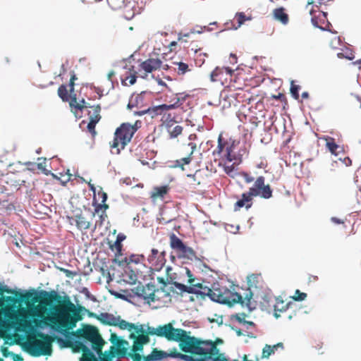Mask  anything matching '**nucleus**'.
Here are the masks:
<instances>
[{"instance_id": "473e14b6", "label": "nucleus", "mask_w": 361, "mask_h": 361, "mask_svg": "<svg viewBox=\"0 0 361 361\" xmlns=\"http://www.w3.org/2000/svg\"><path fill=\"white\" fill-rule=\"evenodd\" d=\"M180 99H177L176 101L171 104H161L155 107L154 111H156L157 114H161L164 112H166L167 111H169L171 109H176L178 106H180Z\"/></svg>"}, {"instance_id": "bb28decb", "label": "nucleus", "mask_w": 361, "mask_h": 361, "mask_svg": "<svg viewBox=\"0 0 361 361\" xmlns=\"http://www.w3.org/2000/svg\"><path fill=\"white\" fill-rule=\"evenodd\" d=\"M176 255L178 258L185 259L191 261L197 258L196 253L194 250L185 245L183 246L178 252H176Z\"/></svg>"}, {"instance_id": "7ed1b4c3", "label": "nucleus", "mask_w": 361, "mask_h": 361, "mask_svg": "<svg viewBox=\"0 0 361 361\" xmlns=\"http://www.w3.org/2000/svg\"><path fill=\"white\" fill-rule=\"evenodd\" d=\"M198 344L196 348L191 349L189 353L198 355L195 357L192 355V360L189 361H225L226 359L221 354L217 348L216 343L212 341H203L197 338Z\"/></svg>"}, {"instance_id": "680f3d73", "label": "nucleus", "mask_w": 361, "mask_h": 361, "mask_svg": "<svg viewBox=\"0 0 361 361\" xmlns=\"http://www.w3.org/2000/svg\"><path fill=\"white\" fill-rule=\"evenodd\" d=\"M39 162L37 163V168L40 170H44L45 169V164H46V159L45 158H38Z\"/></svg>"}, {"instance_id": "2eb2a0df", "label": "nucleus", "mask_w": 361, "mask_h": 361, "mask_svg": "<svg viewBox=\"0 0 361 361\" xmlns=\"http://www.w3.org/2000/svg\"><path fill=\"white\" fill-rule=\"evenodd\" d=\"M147 261L154 270L159 271L166 263L164 253L159 252L158 250L152 248L151 253L147 257Z\"/></svg>"}, {"instance_id": "20e7f679", "label": "nucleus", "mask_w": 361, "mask_h": 361, "mask_svg": "<svg viewBox=\"0 0 361 361\" xmlns=\"http://www.w3.org/2000/svg\"><path fill=\"white\" fill-rule=\"evenodd\" d=\"M142 122L136 121L133 124L123 123L118 127L114 133V137L110 144L111 148H116L117 153H120L126 146L130 142L134 134L141 127Z\"/></svg>"}, {"instance_id": "f03ea898", "label": "nucleus", "mask_w": 361, "mask_h": 361, "mask_svg": "<svg viewBox=\"0 0 361 361\" xmlns=\"http://www.w3.org/2000/svg\"><path fill=\"white\" fill-rule=\"evenodd\" d=\"M149 336L164 337L168 341L180 342V349L188 353L191 349L196 348L197 338L188 335L182 329H176L171 323L159 325L157 327L147 326L144 329V334L137 338L135 345H133V351H142L144 345L150 341Z\"/></svg>"}, {"instance_id": "c9c22d12", "label": "nucleus", "mask_w": 361, "mask_h": 361, "mask_svg": "<svg viewBox=\"0 0 361 361\" xmlns=\"http://www.w3.org/2000/svg\"><path fill=\"white\" fill-rule=\"evenodd\" d=\"M122 244L121 243L118 241H115L113 244L109 245L110 249L115 252V257L116 260L120 261L122 258L123 254H122Z\"/></svg>"}, {"instance_id": "052dcab7", "label": "nucleus", "mask_w": 361, "mask_h": 361, "mask_svg": "<svg viewBox=\"0 0 361 361\" xmlns=\"http://www.w3.org/2000/svg\"><path fill=\"white\" fill-rule=\"evenodd\" d=\"M132 353H130L129 355L131 358H133V361H140L141 360V355L137 353L138 351H133V348L131 349Z\"/></svg>"}, {"instance_id": "09e8293b", "label": "nucleus", "mask_w": 361, "mask_h": 361, "mask_svg": "<svg viewBox=\"0 0 361 361\" xmlns=\"http://www.w3.org/2000/svg\"><path fill=\"white\" fill-rule=\"evenodd\" d=\"M83 360L84 361H92L95 360V357L93 353L90 350V348L87 346V349H85L82 351Z\"/></svg>"}, {"instance_id": "3c124183", "label": "nucleus", "mask_w": 361, "mask_h": 361, "mask_svg": "<svg viewBox=\"0 0 361 361\" xmlns=\"http://www.w3.org/2000/svg\"><path fill=\"white\" fill-rule=\"evenodd\" d=\"M18 324L20 327L23 329H32V322L31 320H27L25 319H20L18 322Z\"/></svg>"}, {"instance_id": "5701e85b", "label": "nucleus", "mask_w": 361, "mask_h": 361, "mask_svg": "<svg viewBox=\"0 0 361 361\" xmlns=\"http://www.w3.org/2000/svg\"><path fill=\"white\" fill-rule=\"evenodd\" d=\"M165 126L170 138H176L183 132V127L177 125L176 122L172 119L166 122Z\"/></svg>"}, {"instance_id": "aec40b11", "label": "nucleus", "mask_w": 361, "mask_h": 361, "mask_svg": "<svg viewBox=\"0 0 361 361\" xmlns=\"http://www.w3.org/2000/svg\"><path fill=\"white\" fill-rule=\"evenodd\" d=\"M233 161V163H231L232 161H224L222 162L219 161L218 162V166L223 169L226 175H228L229 177L232 178H235L239 174L236 166L240 163L235 162V161Z\"/></svg>"}, {"instance_id": "0eeeda50", "label": "nucleus", "mask_w": 361, "mask_h": 361, "mask_svg": "<svg viewBox=\"0 0 361 361\" xmlns=\"http://www.w3.org/2000/svg\"><path fill=\"white\" fill-rule=\"evenodd\" d=\"M73 335L79 338L91 342L92 347L96 353L98 355L102 354V349L105 342L95 326L86 325L82 329H78L73 333Z\"/></svg>"}, {"instance_id": "72a5a7b5", "label": "nucleus", "mask_w": 361, "mask_h": 361, "mask_svg": "<svg viewBox=\"0 0 361 361\" xmlns=\"http://www.w3.org/2000/svg\"><path fill=\"white\" fill-rule=\"evenodd\" d=\"M190 145H192V150L190 152L189 155L186 157L178 159L176 161L175 166L180 167L182 170H184V165L189 164L192 161V155L193 154V152L196 147L195 145L190 143Z\"/></svg>"}, {"instance_id": "4d7b16f0", "label": "nucleus", "mask_w": 361, "mask_h": 361, "mask_svg": "<svg viewBox=\"0 0 361 361\" xmlns=\"http://www.w3.org/2000/svg\"><path fill=\"white\" fill-rule=\"evenodd\" d=\"M200 175V171H196V172L192 175L188 174V177L192 178L194 182H196V183H195V185H200L201 180L199 179Z\"/></svg>"}, {"instance_id": "603ef678", "label": "nucleus", "mask_w": 361, "mask_h": 361, "mask_svg": "<svg viewBox=\"0 0 361 361\" xmlns=\"http://www.w3.org/2000/svg\"><path fill=\"white\" fill-rule=\"evenodd\" d=\"M307 298V294L305 293H302L299 290H296L295 292V295L292 297L293 300L295 301H302L305 300Z\"/></svg>"}, {"instance_id": "a19ab883", "label": "nucleus", "mask_w": 361, "mask_h": 361, "mask_svg": "<svg viewBox=\"0 0 361 361\" xmlns=\"http://www.w3.org/2000/svg\"><path fill=\"white\" fill-rule=\"evenodd\" d=\"M326 148L334 154H337V149L339 147L336 143L335 140L333 137H327L325 138Z\"/></svg>"}, {"instance_id": "774afa93", "label": "nucleus", "mask_w": 361, "mask_h": 361, "mask_svg": "<svg viewBox=\"0 0 361 361\" xmlns=\"http://www.w3.org/2000/svg\"><path fill=\"white\" fill-rule=\"evenodd\" d=\"M126 239V235L123 233H119L116 237V241L122 243Z\"/></svg>"}, {"instance_id": "393cba45", "label": "nucleus", "mask_w": 361, "mask_h": 361, "mask_svg": "<svg viewBox=\"0 0 361 361\" xmlns=\"http://www.w3.org/2000/svg\"><path fill=\"white\" fill-rule=\"evenodd\" d=\"M69 104L74 114H76L78 110L82 111L85 108L92 107V106H90L89 103H87L84 99H82L79 102H78L75 94H73V96L71 97Z\"/></svg>"}, {"instance_id": "a18cd8bd", "label": "nucleus", "mask_w": 361, "mask_h": 361, "mask_svg": "<svg viewBox=\"0 0 361 361\" xmlns=\"http://www.w3.org/2000/svg\"><path fill=\"white\" fill-rule=\"evenodd\" d=\"M186 274L188 277V283L196 289V288H201L200 283H195V279L193 277V275L190 270L188 268L185 269Z\"/></svg>"}, {"instance_id": "a211bd4d", "label": "nucleus", "mask_w": 361, "mask_h": 361, "mask_svg": "<svg viewBox=\"0 0 361 361\" xmlns=\"http://www.w3.org/2000/svg\"><path fill=\"white\" fill-rule=\"evenodd\" d=\"M110 341L117 347V354L120 357H124L127 353L126 345L128 342L124 339L120 338L116 334H111Z\"/></svg>"}, {"instance_id": "37998d69", "label": "nucleus", "mask_w": 361, "mask_h": 361, "mask_svg": "<svg viewBox=\"0 0 361 361\" xmlns=\"http://www.w3.org/2000/svg\"><path fill=\"white\" fill-rule=\"evenodd\" d=\"M201 288H196L197 293L196 294L199 293L204 295H207L210 298L211 300H212V295L213 294V286L212 288H209L206 286H204L202 283H200Z\"/></svg>"}, {"instance_id": "de8ad7c7", "label": "nucleus", "mask_w": 361, "mask_h": 361, "mask_svg": "<svg viewBox=\"0 0 361 361\" xmlns=\"http://www.w3.org/2000/svg\"><path fill=\"white\" fill-rule=\"evenodd\" d=\"M142 97L140 94H137L135 97H132L129 101L128 107L129 109H132L134 106H137L138 102L140 101L142 102Z\"/></svg>"}, {"instance_id": "4c0bfd02", "label": "nucleus", "mask_w": 361, "mask_h": 361, "mask_svg": "<svg viewBox=\"0 0 361 361\" xmlns=\"http://www.w3.org/2000/svg\"><path fill=\"white\" fill-rule=\"evenodd\" d=\"M92 111H89V113H88L90 121H95V122L98 123L99 121V120L101 119V116H100L101 106L99 104H97L96 106H92Z\"/></svg>"}, {"instance_id": "39448f33", "label": "nucleus", "mask_w": 361, "mask_h": 361, "mask_svg": "<svg viewBox=\"0 0 361 361\" xmlns=\"http://www.w3.org/2000/svg\"><path fill=\"white\" fill-rule=\"evenodd\" d=\"M212 300L232 306L234 304L239 303L242 306H245L241 293L233 292L226 286H220L219 283L213 284Z\"/></svg>"}, {"instance_id": "2f4dec72", "label": "nucleus", "mask_w": 361, "mask_h": 361, "mask_svg": "<svg viewBox=\"0 0 361 361\" xmlns=\"http://www.w3.org/2000/svg\"><path fill=\"white\" fill-rule=\"evenodd\" d=\"M170 246L175 251L178 252L183 246L185 245L183 242L173 233L169 235Z\"/></svg>"}, {"instance_id": "cd10ccee", "label": "nucleus", "mask_w": 361, "mask_h": 361, "mask_svg": "<svg viewBox=\"0 0 361 361\" xmlns=\"http://www.w3.org/2000/svg\"><path fill=\"white\" fill-rule=\"evenodd\" d=\"M273 17L274 20L279 21L283 25H287L289 22L288 15L286 13L283 7L277 8L273 10Z\"/></svg>"}, {"instance_id": "79ce46f5", "label": "nucleus", "mask_w": 361, "mask_h": 361, "mask_svg": "<svg viewBox=\"0 0 361 361\" xmlns=\"http://www.w3.org/2000/svg\"><path fill=\"white\" fill-rule=\"evenodd\" d=\"M58 94L63 102H68L69 99L71 100V97L73 96L68 94V90H67L66 86L64 85H61L59 87Z\"/></svg>"}, {"instance_id": "412c9836", "label": "nucleus", "mask_w": 361, "mask_h": 361, "mask_svg": "<svg viewBox=\"0 0 361 361\" xmlns=\"http://www.w3.org/2000/svg\"><path fill=\"white\" fill-rule=\"evenodd\" d=\"M155 291V286L154 285L147 284L142 287L141 293H138V295L147 300L148 303H150L151 302H155L157 300Z\"/></svg>"}, {"instance_id": "f257e3e1", "label": "nucleus", "mask_w": 361, "mask_h": 361, "mask_svg": "<svg viewBox=\"0 0 361 361\" xmlns=\"http://www.w3.org/2000/svg\"><path fill=\"white\" fill-rule=\"evenodd\" d=\"M19 298L27 304L39 302L44 306L51 307L54 303H57L58 305L54 306V310L58 313L56 324L61 329H71L82 319L79 311L82 307H79L77 309L68 295L62 297L55 290H42L39 296L31 292L20 293Z\"/></svg>"}, {"instance_id": "dca6fc26", "label": "nucleus", "mask_w": 361, "mask_h": 361, "mask_svg": "<svg viewBox=\"0 0 361 361\" xmlns=\"http://www.w3.org/2000/svg\"><path fill=\"white\" fill-rule=\"evenodd\" d=\"M140 71H144L146 73H150L160 68L164 70L169 69L168 65L162 66V61L159 58H149L142 62L140 65Z\"/></svg>"}, {"instance_id": "ddd939ff", "label": "nucleus", "mask_w": 361, "mask_h": 361, "mask_svg": "<svg viewBox=\"0 0 361 361\" xmlns=\"http://www.w3.org/2000/svg\"><path fill=\"white\" fill-rule=\"evenodd\" d=\"M116 326H118L122 330L127 329L130 332L129 335V338L133 340V344L135 345V342L137 340V338L144 334L145 325L141 324H133L130 323L124 319H121V317H118V319L117 321V324Z\"/></svg>"}, {"instance_id": "f704fd0d", "label": "nucleus", "mask_w": 361, "mask_h": 361, "mask_svg": "<svg viewBox=\"0 0 361 361\" xmlns=\"http://www.w3.org/2000/svg\"><path fill=\"white\" fill-rule=\"evenodd\" d=\"M172 286L179 290L180 293H196L197 290L192 286H187L180 283L174 281L172 283Z\"/></svg>"}, {"instance_id": "338daca9", "label": "nucleus", "mask_w": 361, "mask_h": 361, "mask_svg": "<svg viewBox=\"0 0 361 361\" xmlns=\"http://www.w3.org/2000/svg\"><path fill=\"white\" fill-rule=\"evenodd\" d=\"M178 42L173 41L169 44V49L171 51H173L175 50V49L178 44Z\"/></svg>"}, {"instance_id": "864d4df0", "label": "nucleus", "mask_w": 361, "mask_h": 361, "mask_svg": "<svg viewBox=\"0 0 361 361\" xmlns=\"http://www.w3.org/2000/svg\"><path fill=\"white\" fill-rule=\"evenodd\" d=\"M184 48L187 49V51L189 53L190 51H193L195 54H197L198 51L201 50V47L197 44L191 42L188 47L184 45Z\"/></svg>"}, {"instance_id": "49530a36", "label": "nucleus", "mask_w": 361, "mask_h": 361, "mask_svg": "<svg viewBox=\"0 0 361 361\" xmlns=\"http://www.w3.org/2000/svg\"><path fill=\"white\" fill-rule=\"evenodd\" d=\"M300 90V86L295 85L294 81H291L290 84V93L294 99H299V90Z\"/></svg>"}, {"instance_id": "e2e57ef3", "label": "nucleus", "mask_w": 361, "mask_h": 361, "mask_svg": "<svg viewBox=\"0 0 361 361\" xmlns=\"http://www.w3.org/2000/svg\"><path fill=\"white\" fill-rule=\"evenodd\" d=\"M176 100L177 99H180V106L182 105L183 102L185 100V99L189 97L188 94H184L183 93H176Z\"/></svg>"}, {"instance_id": "5fc2aeb1", "label": "nucleus", "mask_w": 361, "mask_h": 361, "mask_svg": "<svg viewBox=\"0 0 361 361\" xmlns=\"http://www.w3.org/2000/svg\"><path fill=\"white\" fill-rule=\"evenodd\" d=\"M189 37H190L189 33H186V34L179 33L178 35V42L180 44H183V46H184L188 42L187 38H188Z\"/></svg>"}, {"instance_id": "f8f14e48", "label": "nucleus", "mask_w": 361, "mask_h": 361, "mask_svg": "<svg viewBox=\"0 0 361 361\" xmlns=\"http://www.w3.org/2000/svg\"><path fill=\"white\" fill-rule=\"evenodd\" d=\"M233 70L229 67L217 66L210 73V80L213 82H219L222 85H228L231 81Z\"/></svg>"}, {"instance_id": "f3484780", "label": "nucleus", "mask_w": 361, "mask_h": 361, "mask_svg": "<svg viewBox=\"0 0 361 361\" xmlns=\"http://www.w3.org/2000/svg\"><path fill=\"white\" fill-rule=\"evenodd\" d=\"M236 145L233 149V161L240 163L244 157H247L249 154L250 145L246 142H240L235 140Z\"/></svg>"}, {"instance_id": "423d86ee", "label": "nucleus", "mask_w": 361, "mask_h": 361, "mask_svg": "<svg viewBox=\"0 0 361 361\" xmlns=\"http://www.w3.org/2000/svg\"><path fill=\"white\" fill-rule=\"evenodd\" d=\"M235 140L228 137H224L221 134L218 137V145L213 151V156L216 162L219 161H233V149H235Z\"/></svg>"}, {"instance_id": "69168bd1", "label": "nucleus", "mask_w": 361, "mask_h": 361, "mask_svg": "<svg viewBox=\"0 0 361 361\" xmlns=\"http://www.w3.org/2000/svg\"><path fill=\"white\" fill-rule=\"evenodd\" d=\"M4 292H6L7 293H15V295L17 296L18 295V292L16 291H13L11 289H8V288H5V289H3L1 288H0V294H3Z\"/></svg>"}, {"instance_id": "6ab92c4d", "label": "nucleus", "mask_w": 361, "mask_h": 361, "mask_svg": "<svg viewBox=\"0 0 361 361\" xmlns=\"http://www.w3.org/2000/svg\"><path fill=\"white\" fill-rule=\"evenodd\" d=\"M97 195H98L99 197H100L102 199V200H101L102 204L96 203L94 204V206H95L94 210H95V212H97V213H99L100 212H102L99 217H100L101 221H103L105 218H107V214L106 213V211L109 208V205L105 203L107 200V194L105 192L101 190V191L98 192Z\"/></svg>"}, {"instance_id": "4be33fe9", "label": "nucleus", "mask_w": 361, "mask_h": 361, "mask_svg": "<svg viewBox=\"0 0 361 361\" xmlns=\"http://www.w3.org/2000/svg\"><path fill=\"white\" fill-rule=\"evenodd\" d=\"M89 315L90 317H95L102 324L109 326H116L117 321L118 319V317H115L114 315L109 313H102L99 316H96L95 314L90 312Z\"/></svg>"}, {"instance_id": "a878e982", "label": "nucleus", "mask_w": 361, "mask_h": 361, "mask_svg": "<svg viewBox=\"0 0 361 361\" xmlns=\"http://www.w3.org/2000/svg\"><path fill=\"white\" fill-rule=\"evenodd\" d=\"M137 72L133 70V66L128 68V71L121 75V81L124 85H132L135 83L137 79Z\"/></svg>"}, {"instance_id": "c756f323", "label": "nucleus", "mask_w": 361, "mask_h": 361, "mask_svg": "<svg viewBox=\"0 0 361 361\" xmlns=\"http://www.w3.org/2000/svg\"><path fill=\"white\" fill-rule=\"evenodd\" d=\"M145 256L142 255H131L129 257H125L121 258L119 261V264H127L129 265L132 263L139 264L144 261Z\"/></svg>"}, {"instance_id": "0e129e2a", "label": "nucleus", "mask_w": 361, "mask_h": 361, "mask_svg": "<svg viewBox=\"0 0 361 361\" xmlns=\"http://www.w3.org/2000/svg\"><path fill=\"white\" fill-rule=\"evenodd\" d=\"M272 97L274 98L275 99L280 100L281 102L286 101V96L282 93H279L277 95H273Z\"/></svg>"}, {"instance_id": "6e6d98bb", "label": "nucleus", "mask_w": 361, "mask_h": 361, "mask_svg": "<svg viewBox=\"0 0 361 361\" xmlns=\"http://www.w3.org/2000/svg\"><path fill=\"white\" fill-rule=\"evenodd\" d=\"M97 122L90 121L87 124V130L91 133L92 137H94L97 135V132L95 130V126Z\"/></svg>"}, {"instance_id": "c03bdc74", "label": "nucleus", "mask_w": 361, "mask_h": 361, "mask_svg": "<svg viewBox=\"0 0 361 361\" xmlns=\"http://www.w3.org/2000/svg\"><path fill=\"white\" fill-rule=\"evenodd\" d=\"M115 347L113 345L111 347V350L109 352L106 351L104 354L102 353V354L99 355H102V357H101V361H112V359L115 357Z\"/></svg>"}, {"instance_id": "6e6552de", "label": "nucleus", "mask_w": 361, "mask_h": 361, "mask_svg": "<svg viewBox=\"0 0 361 361\" xmlns=\"http://www.w3.org/2000/svg\"><path fill=\"white\" fill-rule=\"evenodd\" d=\"M95 210L92 212L88 209L87 212H80L68 216L69 222L71 225H75L80 231L87 230L90 228L92 221L95 216Z\"/></svg>"}, {"instance_id": "58836bf2", "label": "nucleus", "mask_w": 361, "mask_h": 361, "mask_svg": "<svg viewBox=\"0 0 361 361\" xmlns=\"http://www.w3.org/2000/svg\"><path fill=\"white\" fill-rule=\"evenodd\" d=\"M289 306V303L284 304L283 301L282 300H276V302L274 305V316L276 318H279L280 317V314L278 313L282 312L283 311H286Z\"/></svg>"}, {"instance_id": "e433bc0d", "label": "nucleus", "mask_w": 361, "mask_h": 361, "mask_svg": "<svg viewBox=\"0 0 361 361\" xmlns=\"http://www.w3.org/2000/svg\"><path fill=\"white\" fill-rule=\"evenodd\" d=\"M279 346L282 347L283 344L279 343L276 345H274L273 346L268 344L265 345L262 350V358H269L271 355L274 353L275 350H276Z\"/></svg>"}, {"instance_id": "ea45409f", "label": "nucleus", "mask_w": 361, "mask_h": 361, "mask_svg": "<svg viewBox=\"0 0 361 361\" xmlns=\"http://www.w3.org/2000/svg\"><path fill=\"white\" fill-rule=\"evenodd\" d=\"M67 346L71 347L74 352H82L85 349H87V345L80 341H68Z\"/></svg>"}, {"instance_id": "1a4fd4ad", "label": "nucleus", "mask_w": 361, "mask_h": 361, "mask_svg": "<svg viewBox=\"0 0 361 361\" xmlns=\"http://www.w3.org/2000/svg\"><path fill=\"white\" fill-rule=\"evenodd\" d=\"M167 357L179 358L185 361L192 360V355H183L178 352L176 348H173L169 353L153 348L151 354L145 357V360L146 361L161 360Z\"/></svg>"}, {"instance_id": "9d476101", "label": "nucleus", "mask_w": 361, "mask_h": 361, "mask_svg": "<svg viewBox=\"0 0 361 361\" xmlns=\"http://www.w3.org/2000/svg\"><path fill=\"white\" fill-rule=\"evenodd\" d=\"M261 283V276L259 274H252L247 277V285L246 289L242 288L243 293H241L243 295V302L246 307L250 308L251 300L253 296V290L257 289Z\"/></svg>"}, {"instance_id": "b1692460", "label": "nucleus", "mask_w": 361, "mask_h": 361, "mask_svg": "<svg viewBox=\"0 0 361 361\" xmlns=\"http://www.w3.org/2000/svg\"><path fill=\"white\" fill-rule=\"evenodd\" d=\"M254 196L248 191L242 194V198L238 200L234 205L235 209H240L245 207L246 209H249L252 204V197Z\"/></svg>"}, {"instance_id": "7c9ffc66", "label": "nucleus", "mask_w": 361, "mask_h": 361, "mask_svg": "<svg viewBox=\"0 0 361 361\" xmlns=\"http://www.w3.org/2000/svg\"><path fill=\"white\" fill-rule=\"evenodd\" d=\"M250 20H252L251 16H246L243 12H238L233 18V21H235V23H233V27L235 30H237L243 25L245 21Z\"/></svg>"}, {"instance_id": "4468645a", "label": "nucleus", "mask_w": 361, "mask_h": 361, "mask_svg": "<svg viewBox=\"0 0 361 361\" xmlns=\"http://www.w3.org/2000/svg\"><path fill=\"white\" fill-rule=\"evenodd\" d=\"M38 336L41 339H35L31 343V346L36 350L40 351V354L50 355L51 353V343L49 337L42 333H39ZM39 355V353L38 354Z\"/></svg>"}, {"instance_id": "9b49d317", "label": "nucleus", "mask_w": 361, "mask_h": 361, "mask_svg": "<svg viewBox=\"0 0 361 361\" xmlns=\"http://www.w3.org/2000/svg\"><path fill=\"white\" fill-rule=\"evenodd\" d=\"M265 178L262 176L257 177L252 187L249 188V192L254 197L260 196L264 199L272 197V190L269 184L265 185Z\"/></svg>"}, {"instance_id": "bf43d9fd", "label": "nucleus", "mask_w": 361, "mask_h": 361, "mask_svg": "<svg viewBox=\"0 0 361 361\" xmlns=\"http://www.w3.org/2000/svg\"><path fill=\"white\" fill-rule=\"evenodd\" d=\"M205 57H207V54H205V53L200 54L197 56V59H195L196 63H199V65L201 66L202 63H204V60H205Z\"/></svg>"}, {"instance_id": "8fccbe9b", "label": "nucleus", "mask_w": 361, "mask_h": 361, "mask_svg": "<svg viewBox=\"0 0 361 361\" xmlns=\"http://www.w3.org/2000/svg\"><path fill=\"white\" fill-rule=\"evenodd\" d=\"M176 64L178 65V73L179 75H183L190 71L188 65L185 63L178 62Z\"/></svg>"}, {"instance_id": "13d9d810", "label": "nucleus", "mask_w": 361, "mask_h": 361, "mask_svg": "<svg viewBox=\"0 0 361 361\" xmlns=\"http://www.w3.org/2000/svg\"><path fill=\"white\" fill-rule=\"evenodd\" d=\"M239 175L244 178L246 183H250L254 180V178L247 172H241Z\"/></svg>"}, {"instance_id": "c85d7f7f", "label": "nucleus", "mask_w": 361, "mask_h": 361, "mask_svg": "<svg viewBox=\"0 0 361 361\" xmlns=\"http://www.w3.org/2000/svg\"><path fill=\"white\" fill-rule=\"evenodd\" d=\"M170 187L168 185L154 187L151 192L150 197L152 200L163 198L169 191Z\"/></svg>"}]
</instances>
